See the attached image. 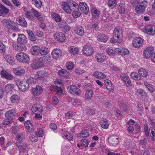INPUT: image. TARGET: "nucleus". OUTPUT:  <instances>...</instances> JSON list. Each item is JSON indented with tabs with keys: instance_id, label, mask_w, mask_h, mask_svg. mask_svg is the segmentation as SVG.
<instances>
[{
	"instance_id": "1",
	"label": "nucleus",
	"mask_w": 155,
	"mask_h": 155,
	"mask_svg": "<svg viewBox=\"0 0 155 155\" xmlns=\"http://www.w3.org/2000/svg\"><path fill=\"white\" fill-rule=\"evenodd\" d=\"M123 40V32L121 29L115 28L114 31L113 37L110 39L111 42L120 43Z\"/></svg>"
},
{
	"instance_id": "2",
	"label": "nucleus",
	"mask_w": 155,
	"mask_h": 155,
	"mask_svg": "<svg viewBox=\"0 0 155 155\" xmlns=\"http://www.w3.org/2000/svg\"><path fill=\"white\" fill-rule=\"evenodd\" d=\"M50 58L48 56H44L38 59H35L31 64V67L33 69L43 66L46 64L50 60Z\"/></svg>"
},
{
	"instance_id": "3",
	"label": "nucleus",
	"mask_w": 155,
	"mask_h": 155,
	"mask_svg": "<svg viewBox=\"0 0 155 155\" xmlns=\"http://www.w3.org/2000/svg\"><path fill=\"white\" fill-rule=\"evenodd\" d=\"M17 141L16 144L19 148L20 154L21 155H27V150L26 147L28 145L25 143V145H21V142L23 141L22 136L20 134H18L16 136Z\"/></svg>"
},
{
	"instance_id": "4",
	"label": "nucleus",
	"mask_w": 155,
	"mask_h": 155,
	"mask_svg": "<svg viewBox=\"0 0 155 155\" xmlns=\"http://www.w3.org/2000/svg\"><path fill=\"white\" fill-rule=\"evenodd\" d=\"M29 83L28 79L27 81L18 80L16 81V84L18 87V89L21 91L25 92L28 91L29 88Z\"/></svg>"
},
{
	"instance_id": "5",
	"label": "nucleus",
	"mask_w": 155,
	"mask_h": 155,
	"mask_svg": "<svg viewBox=\"0 0 155 155\" xmlns=\"http://www.w3.org/2000/svg\"><path fill=\"white\" fill-rule=\"evenodd\" d=\"M15 57L17 60L21 63H28L30 60L29 56L26 53L22 52L17 53Z\"/></svg>"
},
{
	"instance_id": "6",
	"label": "nucleus",
	"mask_w": 155,
	"mask_h": 155,
	"mask_svg": "<svg viewBox=\"0 0 155 155\" xmlns=\"http://www.w3.org/2000/svg\"><path fill=\"white\" fill-rule=\"evenodd\" d=\"M46 74L44 71H40L37 72L34 78L31 77L28 79V81L30 82L31 84L36 83L39 80L41 79Z\"/></svg>"
},
{
	"instance_id": "7",
	"label": "nucleus",
	"mask_w": 155,
	"mask_h": 155,
	"mask_svg": "<svg viewBox=\"0 0 155 155\" xmlns=\"http://www.w3.org/2000/svg\"><path fill=\"white\" fill-rule=\"evenodd\" d=\"M140 29L143 32L148 35L153 36L155 35V25L145 26Z\"/></svg>"
},
{
	"instance_id": "8",
	"label": "nucleus",
	"mask_w": 155,
	"mask_h": 155,
	"mask_svg": "<svg viewBox=\"0 0 155 155\" xmlns=\"http://www.w3.org/2000/svg\"><path fill=\"white\" fill-rule=\"evenodd\" d=\"M82 53L84 55L89 57L93 55L94 50L93 47L90 45H84L82 49Z\"/></svg>"
},
{
	"instance_id": "9",
	"label": "nucleus",
	"mask_w": 155,
	"mask_h": 155,
	"mask_svg": "<svg viewBox=\"0 0 155 155\" xmlns=\"http://www.w3.org/2000/svg\"><path fill=\"white\" fill-rule=\"evenodd\" d=\"M72 1L71 0H66V2H62L61 4L63 10L67 14H70L72 11L71 4Z\"/></svg>"
},
{
	"instance_id": "10",
	"label": "nucleus",
	"mask_w": 155,
	"mask_h": 155,
	"mask_svg": "<svg viewBox=\"0 0 155 155\" xmlns=\"http://www.w3.org/2000/svg\"><path fill=\"white\" fill-rule=\"evenodd\" d=\"M69 93L75 96H79L81 93L80 90L75 85H70L67 87Z\"/></svg>"
},
{
	"instance_id": "11",
	"label": "nucleus",
	"mask_w": 155,
	"mask_h": 155,
	"mask_svg": "<svg viewBox=\"0 0 155 155\" xmlns=\"http://www.w3.org/2000/svg\"><path fill=\"white\" fill-rule=\"evenodd\" d=\"M154 48L152 46L147 47L143 51V56L147 59H149L153 53Z\"/></svg>"
},
{
	"instance_id": "12",
	"label": "nucleus",
	"mask_w": 155,
	"mask_h": 155,
	"mask_svg": "<svg viewBox=\"0 0 155 155\" xmlns=\"http://www.w3.org/2000/svg\"><path fill=\"white\" fill-rule=\"evenodd\" d=\"M51 54L52 58L56 60L61 58L63 55L61 50L59 48L53 49Z\"/></svg>"
},
{
	"instance_id": "13",
	"label": "nucleus",
	"mask_w": 155,
	"mask_h": 155,
	"mask_svg": "<svg viewBox=\"0 0 155 155\" xmlns=\"http://www.w3.org/2000/svg\"><path fill=\"white\" fill-rule=\"evenodd\" d=\"M147 5V2L143 1L138 4L135 8L136 13L138 14H141L145 10Z\"/></svg>"
},
{
	"instance_id": "14",
	"label": "nucleus",
	"mask_w": 155,
	"mask_h": 155,
	"mask_svg": "<svg viewBox=\"0 0 155 155\" xmlns=\"http://www.w3.org/2000/svg\"><path fill=\"white\" fill-rule=\"evenodd\" d=\"M18 114L16 110L15 109L10 110L6 112L5 114V117L10 120H13Z\"/></svg>"
},
{
	"instance_id": "15",
	"label": "nucleus",
	"mask_w": 155,
	"mask_h": 155,
	"mask_svg": "<svg viewBox=\"0 0 155 155\" xmlns=\"http://www.w3.org/2000/svg\"><path fill=\"white\" fill-rule=\"evenodd\" d=\"M143 41L144 40L140 37H137L133 41V46L135 48H139L143 45Z\"/></svg>"
},
{
	"instance_id": "16",
	"label": "nucleus",
	"mask_w": 155,
	"mask_h": 155,
	"mask_svg": "<svg viewBox=\"0 0 155 155\" xmlns=\"http://www.w3.org/2000/svg\"><path fill=\"white\" fill-rule=\"evenodd\" d=\"M2 23L3 25L7 26L9 29L15 30L16 28L15 22L9 20L4 19L2 21Z\"/></svg>"
},
{
	"instance_id": "17",
	"label": "nucleus",
	"mask_w": 155,
	"mask_h": 155,
	"mask_svg": "<svg viewBox=\"0 0 155 155\" xmlns=\"http://www.w3.org/2000/svg\"><path fill=\"white\" fill-rule=\"evenodd\" d=\"M54 39L58 42H63L65 39V35L62 32H56L53 35Z\"/></svg>"
},
{
	"instance_id": "18",
	"label": "nucleus",
	"mask_w": 155,
	"mask_h": 155,
	"mask_svg": "<svg viewBox=\"0 0 155 155\" xmlns=\"http://www.w3.org/2000/svg\"><path fill=\"white\" fill-rule=\"evenodd\" d=\"M42 88L39 85H36L31 89V94L35 96H38L41 94L43 92Z\"/></svg>"
},
{
	"instance_id": "19",
	"label": "nucleus",
	"mask_w": 155,
	"mask_h": 155,
	"mask_svg": "<svg viewBox=\"0 0 155 155\" xmlns=\"http://www.w3.org/2000/svg\"><path fill=\"white\" fill-rule=\"evenodd\" d=\"M79 6L81 10L83 13L85 15L87 14L89 12V8L87 4L84 2L79 3Z\"/></svg>"
},
{
	"instance_id": "20",
	"label": "nucleus",
	"mask_w": 155,
	"mask_h": 155,
	"mask_svg": "<svg viewBox=\"0 0 155 155\" xmlns=\"http://www.w3.org/2000/svg\"><path fill=\"white\" fill-rule=\"evenodd\" d=\"M12 45L15 49L17 51H21L25 49V46L24 43H16V42H13Z\"/></svg>"
},
{
	"instance_id": "21",
	"label": "nucleus",
	"mask_w": 155,
	"mask_h": 155,
	"mask_svg": "<svg viewBox=\"0 0 155 155\" xmlns=\"http://www.w3.org/2000/svg\"><path fill=\"white\" fill-rule=\"evenodd\" d=\"M0 74L2 78H5L8 80H12L13 79V75L5 70L1 71Z\"/></svg>"
},
{
	"instance_id": "22",
	"label": "nucleus",
	"mask_w": 155,
	"mask_h": 155,
	"mask_svg": "<svg viewBox=\"0 0 155 155\" xmlns=\"http://www.w3.org/2000/svg\"><path fill=\"white\" fill-rule=\"evenodd\" d=\"M109 143L112 146H115L119 142L118 137L116 136H110L108 138Z\"/></svg>"
},
{
	"instance_id": "23",
	"label": "nucleus",
	"mask_w": 155,
	"mask_h": 155,
	"mask_svg": "<svg viewBox=\"0 0 155 155\" xmlns=\"http://www.w3.org/2000/svg\"><path fill=\"white\" fill-rule=\"evenodd\" d=\"M68 51L72 55H76L79 53L78 48L74 46H69L68 48Z\"/></svg>"
},
{
	"instance_id": "24",
	"label": "nucleus",
	"mask_w": 155,
	"mask_h": 155,
	"mask_svg": "<svg viewBox=\"0 0 155 155\" xmlns=\"http://www.w3.org/2000/svg\"><path fill=\"white\" fill-rule=\"evenodd\" d=\"M74 31L77 35L80 36H82L84 33V30L81 26H77L74 29Z\"/></svg>"
},
{
	"instance_id": "25",
	"label": "nucleus",
	"mask_w": 155,
	"mask_h": 155,
	"mask_svg": "<svg viewBox=\"0 0 155 155\" xmlns=\"http://www.w3.org/2000/svg\"><path fill=\"white\" fill-rule=\"evenodd\" d=\"M58 74L60 77L67 78H68L70 74L69 73L64 69H62L59 70Z\"/></svg>"
},
{
	"instance_id": "26",
	"label": "nucleus",
	"mask_w": 155,
	"mask_h": 155,
	"mask_svg": "<svg viewBox=\"0 0 155 155\" xmlns=\"http://www.w3.org/2000/svg\"><path fill=\"white\" fill-rule=\"evenodd\" d=\"M97 38L98 41L104 43L106 42L108 39V36L103 34H99Z\"/></svg>"
},
{
	"instance_id": "27",
	"label": "nucleus",
	"mask_w": 155,
	"mask_h": 155,
	"mask_svg": "<svg viewBox=\"0 0 155 155\" xmlns=\"http://www.w3.org/2000/svg\"><path fill=\"white\" fill-rule=\"evenodd\" d=\"M9 12V9L2 5H0V16H6Z\"/></svg>"
},
{
	"instance_id": "28",
	"label": "nucleus",
	"mask_w": 155,
	"mask_h": 155,
	"mask_svg": "<svg viewBox=\"0 0 155 155\" xmlns=\"http://www.w3.org/2000/svg\"><path fill=\"white\" fill-rule=\"evenodd\" d=\"M104 82L107 89L109 92L113 91L114 87L112 86V84L110 80H104Z\"/></svg>"
},
{
	"instance_id": "29",
	"label": "nucleus",
	"mask_w": 155,
	"mask_h": 155,
	"mask_svg": "<svg viewBox=\"0 0 155 155\" xmlns=\"http://www.w3.org/2000/svg\"><path fill=\"white\" fill-rule=\"evenodd\" d=\"M106 56L102 53H97L95 55V59L98 62H102L105 59Z\"/></svg>"
},
{
	"instance_id": "30",
	"label": "nucleus",
	"mask_w": 155,
	"mask_h": 155,
	"mask_svg": "<svg viewBox=\"0 0 155 155\" xmlns=\"http://www.w3.org/2000/svg\"><path fill=\"white\" fill-rule=\"evenodd\" d=\"M3 56L6 62L7 63L11 64H14L15 59L13 57L6 54H4Z\"/></svg>"
},
{
	"instance_id": "31",
	"label": "nucleus",
	"mask_w": 155,
	"mask_h": 155,
	"mask_svg": "<svg viewBox=\"0 0 155 155\" xmlns=\"http://www.w3.org/2000/svg\"><path fill=\"white\" fill-rule=\"evenodd\" d=\"M136 94L140 99L144 97L146 95V92L142 89L139 88L137 89Z\"/></svg>"
},
{
	"instance_id": "32",
	"label": "nucleus",
	"mask_w": 155,
	"mask_h": 155,
	"mask_svg": "<svg viewBox=\"0 0 155 155\" xmlns=\"http://www.w3.org/2000/svg\"><path fill=\"white\" fill-rule=\"evenodd\" d=\"M13 71L15 75L19 76H21L25 73V70L20 68H14Z\"/></svg>"
},
{
	"instance_id": "33",
	"label": "nucleus",
	"mask_w": 155,
	"mask_h": 155,
	"mask_svg": "<svg viewBox=\"0 0 155 155\" xmlns=\"http://www.w3.org/2000/svg\"><path fill=\"white\" fill-rule=\"evenodd\" d=\"M17 23L23 27H26L27 23L24 18L21 17H19L16 19Z\"/></svg>"
},
{
	"instance_id": "34",
	"label": "nucleus",
	"mask_w": 155,
	"mask_h": 155,
	"mask_svg": "<svg viewBox=\"0 0 155 155\" xmlns=\"http://www.w3.org/2000/svg\"><path fill=\"white\" fill-rule=\"evenodd\" d=\"M27 38L23 34H18L17 39V42L19 43H25L26 42Z\"/></svg>"
},
{
	"instance_id": "35",
	"label": "nucleus",
	"mask_w": 155,
	"mask_h": 155,
	"mask_svg": "<svg viewBox=\"0 0 155 155\" xmlns=\"http://www.w3.org/2000/svg\"><path fill=\"white\" fill-rule=\"evenodd\" d=\"M39 47L36 45H34L31 47V52L32 55H37L39 54Z\"/></svg>"
},
{
	"instance_id": "36",
	"label": "nucleus",
	"mask_w": 155,
	"mask_h": 155,
	"mask_svg": "<svg viewBox=\"0 0 155 155\" xmlns=\"http://www.w3.org/2000/svg\"><path fill=\"white\" fill-rule=\"evenodd\" d=\"M31 110L33 113L36 112H41L42 111V108L40 104H35L32 106Z\"/></svg>"
},
{
	"instance_id": "37",
	"label": "nucleus",
	"mask_w": 155,
	"mask_h": 155,
	"mask_svg": "<svg viewBox=\"0 0 155 155\" xmlns=\"http://www.w3.org/2000/svg\"><path fill=\"white\" fill-rule=\"evenodd\" d=\"M138 72L140 75L143 77H146L148 75L147 71L144 68H140L139 69Z\"/></svg>"
},
{
	"instance_id": "38",
	"label": "nucleus",
	"mask_w": 155,
	"mask_h": 155,
	"mask_svg": "<svg viewBox=\"0 0 155 155\" xmlns=\"http://www.w3.org/2000/svg\"><path fill=\"white\" fill-rule=\"evenodd\" d=\"M93 76L98 79H103L106 77V75L98 71L94 72Z\"/></svg>"
},
{
	"instance_id": "39",
	"label": "nucleus",
	"mask_w": 155,
	"mask_h": 155,
	"mask_svg": "<svg viewBox=\"0 0 155 155\" xmlns=\"http://www.w3.org/2000/svg\"><path fill=\"white\" fill-rule=\"evenodd\" d=\"M24 124L27 130L29 131H30V132H32L34 131L32 124L29 120L25 121Z\"/></svg>"
},
{
	"instance_id": "40",
	"label": "nucleus",
	"mask_w": 155,
	"mask_h": 155,
	"mask_svg": "<svg viewBox=\"0 0 155 155\" xmlns=\"http://www.w3.org/2000/svg\"><path fill=\"white\" fill-rule=\"evenodd\" d=\"M10 101L12 104H17L19 101L20 98L17 95L14 94L11 96Z\"/></svg>"
},
{
	"instance_id": "41",
	"label": "nucleus",
	"mask_w": 155,
	"mask_h": 155,
	"mask_svg": "<svg viewBox=\"0 0 155 155\" xmlns=\"http://www.w3.org/2000/svg\"><path fill=\"white\" fill-rule=\"evenodd\" d=\"M14 88V85L13 84H8L5 87V91L8 93L11 94Z\"/></svg>"
},
{
	"instance_id": "42",
	"label": "nucleus",
	"mask_w": 155,
	"mask_h": 155,
	"mask_svg": "<svg viewBox=\"0 0 155 155\" xmlns=\"http://www.w3.org/2000/svg\"><path fill=\"white\" fill-rule=\"evenodd\" d=\"M89 135V132L87 131L83 130H82L81 133L77 134V137L81 138L87 137Z\"/></svg>"
},
{
	"instance_id": "43",
	"label": "nucleus",
	"mask_w": 155,
	"mask_h": 155,
	"mask_svg": "<svg viewBox=\"0 0 155 155\" xmlns=\"http://www.w3.org/2000/svg\"><path fill=\"white\" fill-rule=\"evenodd\" d=\"M91 13L92 15V17L94 18H97L99 17L100 12L95 8H92Z\"/></svg>"
},
{
	"instance_id": "44",
	"label": "nucleus",
	"mask_w": 155,
	"mask_h": 155,
	"mask_svg": "<svg viewBox=\"0 0 155 155\" xmlns=\"http://www.w3.org/2000/svg\"><path fill=\"white\" fill-rule=\"evenodd\" d=\"M49 53V49L48 47L44 46L40 47L39 54L42 55H45Z\"/></svg>"
},
{
	"instance_id": "45",
	"label": "nucleus",
	"mask_w": 155,
	"mask_h": 155,
	"mask_svg": "<svg viewBox=\"0 0 155 155\" xmlns=\"http://www.w3.org/2000/svg\"><path fill=\"white\" fill-rule=\"evenodd\" d=\"M100 124L103 128L105 129L108 128L109 125V123L107 120L104 119L100 121Z\"/></svg>"
},
{
	"instance_id": "46",
	"label": "nucleus",
	"mask_w": 155,
	"mask_h": 155,
	"mask_svg": "<svg viewBox=\"0 0 155 155\" xmlns=\"http://www.w3.org/2000/svg\"><path fill=\"white\" fill-rule=\"evenodd\" d=\"M28 34L29 39L32 41H36V38L35 37L32 31L30 30H26Z\"/></svg>"
},
{
	"instance_id": "47",
	"label": "nucleus",
	"mask_w": 155,
	"mask_h": 155,
	"mask_svg": "<svg viewBox=\"0 0 155 155\" xmlns=\"http://www.w3.org/2000/svg\"><path fill=\"white\" fill-rule=\"evenodd\" d=\"M51 16L57 22H59L61 20V18L60 15L54 12L51 13Z\"/></svg>"
},
{
	"instance_id": "48",
	"label": "nucleus",
	"mask_w": 155,
	"mask_h": 155,
	"mask_svg": "<svg viewBox=\"0 0 155 155\" xmlns=\"http://www.w3.org/2000/svg\"><path fill=\"white\" fill-rule=\"evenodd\" d=\"M31 2L37 8H41L42 6V2L41 0H31Z\"/></svg>"
},
{
	"instance_id": "49",
	"label": "nucleus",
	"mask_w": 155,
	"mask_h": 155,
	"mask_svg": "<svg viewBox=\"0 0 155 155\" xmlns=\"http://www.w3.org/2000/svg\"><path fill=\"white\" fill-rule=\"evenodd\" d=\"M74 64L72 62L68 61L66 63L65 67L69 71L72 70L74 67Z\"/></svg>"
},
{
	"instance_id": "50",
	"label": "nucleus",
	"mask_w": 155,
	"mask_h": 155,
	"mask_svg": "<svg viewBox=\"0 0 155 155\" xmlns=\"http://www.w3.org/2000/svg\"><path fill=\"white\" fill-rule=\"evenodd\" d=\"M144 84L147 88L148 90L151 93H152L154 92V89L153 86L152 85L150 84L147 81L144 82Z\"/></svg>"
},
{
	"instance_id": "51",
	"label": "nucleus",
	"mask_w": 155,
	"mask_h": 155,
	"mask_svg": "<svg viewBox=\"0 0 155 155\" xmlns=\"http://www.w3.org/2000/svg\"><path fill=\"white\" fill-rule=\"evenodd\" d=\"M130 76L134 80H139L141 79L140 76L138 75V73L135 72H133L130 74Z\"/></svg>"
},
{
	"instance_id": "52",
	"label": "nucleus",
	"mask_w": 155,
	"mask_h": 155,
	"mask_svg": "<svg viewBox=\"0 0 155 155\" xmlns=\"http://www.w3.org/2000/svg\"><path fill=\"white\" fill-rule=\"evenodd\" d=\"M93 91L91 90H87L85 94V98L86 99H91L93 95Z\"/></svg>"
},
{
	"instance_id": "53",
	"label": "nucleus",
	"mask_w": 155,
	"mask_h": 155,
	"mask_svg": "<svg viewBox=\"0 0 155 155\" xmlns=\"http://www.w3.org/2000/svg\"><path fill=\"white\" fill-rule=\"evenodd\" d=\"M106 52L110 56H114L116 55V53L115 52L114 49L113 50L111 48H107L106 50Z\"/></svg>"
},
{
	"instance_id": "54",
	"label": "nucleus",
	"mask_w": 155,
	"mask_h": 155,
	"mask_svg": "<svg viewBox=\"0 0 155 155\" xmlns=\"http://www.w3.org/2000/svg\"><path fill=\"white\" fill-rule=\"evenodd\" d=\"M57 94L60 96L64 95L65 94V92L60 87H57Z\"/></svg>"
},
{
	"instance_id": "55",
	"label": "nucleus",
	"mask_w": 155,
	"mask_h": 155,
	"mask_svg": "<svg viewBox=\"0 0 155 155\" xmlns=\"http://www.w3.org/2000/svg\"><path fill=\"white\" fill-rule=\"evenodd\" d=\"M117 0H109L108 2V5L111 8H112L117 5Z\"/></svg>"
},
{
	"instance_id": "56",
	"label": "nucleus",
	"mask_w": 155,
	"mask_h": 155,
	"mask_svg": "<svg viewBox=\"0 0 155 155\" xmlns=\"http://www.w3.org/2000/svg\"><path fill=\"white\" fill-rule=\"evenodd\" d=\"M64 136L69 140H72L73 139V136L68 132L65 131L64 132Z\"/></svg>"
},
{
	"instance_id": "57",
	"label": "nucleus",
	"mask_w": 155,
	"mask_h": 155,
	"mask_svg": "<svg viewBox=\"0 0 155 155\" xmlns=\"http://www.w3.org/2000/svg\"><path fill=\"white\" fill-rule=\"evenodd\" d=\"M80 143L81 144L83 148H87L89 143L88 140L86 139H84L81 140L80 142Z\"/></svg>"
},
{
	"instance_id": "58",
	"label": "nucleus",
	"mask_w": 155,
	"mask_h": 155,
	"mask_svg": "<svg viewBox=\"0 0 155 155\" xmlns=\"http://www.w3.org/2000/svg\"><path fill=\"white\" fill-rule=\"evenodd\" d=\"M124 4H120L118 7V10L119 13L121 14L124 13L125 10L124 8Z\"/></svg>"
},
{
	"instance_id": "59",
	"label": "nucleus",
	"mask_w": 155,
	"mask_h": 155,
	"mask_svg": "<svg viewBox=\"0 0 155 155\" xmlns=\"http://www.w3.org/2000/svg\"><path fill=\"white\" fill-rule=\"evenodd\" d=\"M121 54V55L125 57L126 56H127L129 53V51L127 49L124 48H122Z\"/></svg>"
},
{
	"instance_id": "60",
	"label": "nucleus",
	"mask_w": 155,
	"mask_h": 155,
	"mask_svg": "<svg viewBox=\"0 0 155 155\" xmlns=\"http://www.w3.org/2000/svg\"><path fill=\"white\" fill-rule=\"evenodd\" d=\"M65 118L67 119L71 118L74 119H76V118L74 117V115H72L70 112H68L65 114Z\"/></svg>"
},
{
	"instance_id": "61",
	"label": "nucleus",
	"mask_w": 155,
	"mask_h": 155,
	"mask_svg": "<svg viewBox=\"0 0 155 155\" xmlns=\"http://www.w3.org/2000/svg\"><path fill=\"white\" fill-rule=\"evenodd\" d=\"M105 150V151H104V149H102V152L104 153L107 154V155H121L119 153H117L107 150L106 149Z\"/></svg>"
},
{
	"instance_id": "62",
	"label": "nucleus",
	"mask_w": 155,
	"mask_h": 155,
	"mask_svg": "<svg viewBox=\"0 0 155 155\" xmlns=\"http://www.w3.org/2000/svg\"><path fill=\"white\" fill-rule=\"evenodd\" d=\"M81 15V12L78 10H74L72 13V15L74 18H77L79 17Z\"/></svg>"
},
{
	"instance_id": "63",
	"label": "nucleus",
	"mask_w": 155,
	"mask_h": 155,
	"mask_svg": "<svg viewBox=\"0 0 155 155\" xmlns=\"http://www.w3.org/2000/svg\"><path fill=\"white\" fill-rule=\"evenodd\" d=\"M52 102L54 105H58L59 102V100L56 96H54L51 98Z\"/></svg>"
},
{
	"instance_id": "64",
	"label": "nucleus",
	"mask_w": 155,
	"mask_h": 155,
	"mask_svg": "<svg viewBox=\"0 0 155 155\" xmlns=\"http://www.w3.org/2000/svg\"><path fill=\"white\" fill-rule=\"evenodd\" d=\"M38 137L33 134H31L29 137V140L32 142H35L38 140Z\"/></svg>"
}]
</instances>
